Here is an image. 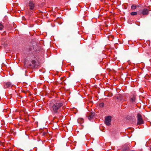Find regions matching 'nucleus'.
<instances>
[{"mask_svg":"<svg viewBox=\"0 0 151 151\" xmlns=\"http://www.w3.org/2000/svg\"><path fill=\"white\" fill-rule=\"evenodd\" d=\"M139 12L143 15H147L149 13L147 9H144L143 10H140Z\"/></svg>","mask_w":151,"mask_h":151,"instance_id":"nucleus-6","label":"nucleus"},{"mask_svg":"<svg viewBox=\"0 0 151 151\" xmlns=\"http://www.w3.org/2000/svg\"><path fill=\"white\" fill-rule=\"evenodd\" d=\"M63 104L61 102H57L53 104L52 106V112L54 114L59 112L61 110Z\"/></svg>","mask_w":151,"mask_h":151,"instance_id":"nucleus-1","label":"nucleus"},{"mask_svg":"<svg viewBox=\"0 0 151 151\" xmlns=\"http://www.w3.org/2000/svg\"><path fill=\"white\" fill-rule=\"evenodd\" d=\"M131 8V9H135L137 8V6L134 4H133L132 5Z\"/></svg>","mask_w":151,"mask_h":151,"instance_id":"nucleus-10","label":"nucleus"},{"mask_svg":"<svg viewBox=\"0 0 151 151\" xmlns=\"http://www.w3.org/2000/svg\"><path fill=\"white\" fill-rule=\"evenodd\" d=\"M137 125H140L144 123V121L140 114L138 113L137 114Z\"/></svg>","mask_w":151,"mask_h":151,"instance_id":"nucleus-3","label":"nucleus"},{"mask_svg":"<svg viewBox=\"0 0 151 151\" xmlns=\"http://www.w3.org/2000/svg\"><path fill=\"white\" fill-rule=\"evenodd\" d=\"M99 106L100 107H103L104 106V104L103 102H102L99 104Z\"/></svg>","mask_w":151,"mask_h":151,"instance_id":"nucleus-12","label":"nucleus"},{"mask_svg":"<svg viewBox=\"0 0 151 151\" xmlns=\"http://www.w3.org/2000/svg\"><path fill=\"white\" fill-rule=\"evenodd\" d=\"M13 86L12 83L9 82L4 83V88H7L12 87Z\"/></svg>","mask_w":151,"mask_h":151,"instance_id":"nucleus-5","label":"nucleus"},{"mask_svg":"<svg viewBox=\"0 0 151 151\" xmlns=\"http://www.w3.org/2000/svg\"><path fill=\"white\" fill-rule=\"evenodd\" d=\"M130 14L132 16L136 15L137 14V13L136 12H132L130 13Z\"/></svg>","mask_w":151,"mask_h":151,"instance_id":"nucleus-11","label":"nucleus"},{"mask_svg":"<svg viewBox=\"0 0 151 151\" xmlns=\"http://www.w3.org/2000/svg\"><path fill=\"white\" fill-rule=\"evenodd\" d=\"M150 150L151 151V146L150 147Z\"/></svg>","mask_w":151,"mask_h":151,"instance_id":"nucleus-14","label":"nucleus"},{"mask_svg":"<svg viewBox=\"0 0 151 151\" xmlns=\"http://www.w3.org/2000/svg\"><path fill=\"white\" fill-rule=\"evenodd\" d=\"M4 28V26L1 23H0V30H2Z\"/></svg>","mask_w":151,"mask_h":151,"instance_id":"nucleus-13","label":"nucleus"},{"mask_svg":"<svg viewBox=\"0 0 151 151\" xmlns=\"http://www.w3.org/2000/svg\"><path fill=\"white\" fill-rule=\"evenodd\" d=\"M136 95L135 94L132 95L130 97V102L133 103L135 102L136 100Z\"/></svg>","mask_w":151,"mask_h":151,"instance_id":"nucleus-7","label":"nucleus"},{"mask_svg":"<svg viewBox=\"0 0 151 151\" xmlns=\"http://www.w3.org/2000/svg\"><path fill=\"white\" fill-rule=\"evenodd\" d=\"M82 119V122H83V120L82 119Z\"/></svg>","mask_w":151,"mask_h":151,"instance_id":"nucleus-15","label":"nucleus"},{"mask_svg":"<svg viewBox=\"0 0 151 151\" xmlns=\"http://www.w3.org/2000/svg\"><path fill=\"white\" fill-rule=\"evenodd\" d=\"M32 63L33 65V67H35L36 66V61L34 60L32 61Z\"/></svg>","mask_w":151,"mask_h":151,"instance_id":"nucleus-9","label":"nucleus"},{"mask_svg":"<svg viewBox=\"0 0 151 151\" xmlns=\"http://www.w3.org/2000/svg\"><path fill=\"white\" fill-rule=\"evenodd\" d=\"M28 12L30 14H32L33 12V10L35 8V3L34 1H30L29 2L27 6Z\"/></svg>","mask_w":151,"mask_h":151,"instance_id":"nucleus-2","label":"nucleus"},{"mask_svg":"<svg viewBox=\"0 0 151 151\" xmlns=\"http://www.w3.org/2000/svg\"><path fill=\"white\" fill-rule=\"evenodd\" d=\"M111 117L110 116H108L105 118V123L107 125H110L111 124Z\"/></svg>","mask_w":151,"mask_h":151,"instance_id":"nucleus-4","label":"nucleus"},{"mask_svg":"<svg viewBox=\"0 0 151 151\" xmlns=\"http://www.w3.org/2000/svg\"><path fill=\"white\" fill-rule=\"evenodd\" d=\"M94 113H90L89 115L88 116V119L89 120H91L93 117L94 116Z\"/></svg>","mask_w":151,"mask_h":151,"instance_id":"nucleus-8","label":"nucleus"}]
</instances>
